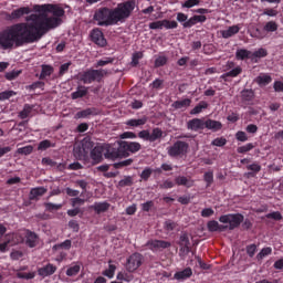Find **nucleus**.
Segmentation results:
<instances>
[{
	"label": "nucleus",
	"instance_id": "nucleus-9",
	"mask_svg": "<svg viewBox=\"0 0 283 283\" xmlns=\"http://www.w3.org/2000/svg\"><path fill=\"white\" fill-rule=\"evenodd\" d=\"M91 39L93 43H95L99 48H105V45H107V40H105V35L103 34V31H101V29L92 30Z\"/></svg>",
	"mask_w": 283,
	"mask_h": 283
},
{
	"label": "nucleus",
	"instance_id": "nucleus-41",
	"mask_svg": "<svg viewBox=\"0 0 283 283\" xmlns=\"http://www.w3.org/2000/svg\"><path fill=\"white\" fill-rule=\"evenodd\" d=\"M269 55V51L266 49L261 48L252 53V59H264Z\"/></svg>",
	"mask_w": 283,
	"mask_h": 283
},
{
	"label": "nucleus",
	"instance_id": "nucleus-51",
	"mask_svg": "<svg viewBox=\"0 0 283 283\" xmlns=\"http://www.w3.org/2000/svg\"><path fill=\"white\" fill-rule=\"evenodd\" d=\"M12 96H17V93L14 91H4L0 93V101H8L9 98H12Z\"/></svg>",
	"mask_w": 283,
	"mask_h": 283
},
{
	"label": "nucleus",
	"instance_id": "nucleus-3",
	"mask_svg": "<svg viewBox=\"0 0 283 283\" xmlns=\"http://www.w3.org/2000/svg\"><path fill=\"white\" fill-rule=\"evenodd\" d=\"M109 72L107 70H87L80 74L78 78L84 83L85 85H90L96 81L97 83H101L105 76H107Z\"/></svg>",
	"mask_w": 283,
	"mask_h": 283
},
{
	"label": "nucleus",
	"instance_id": "nucleus-29",
	"mask_svg": "<svg viewBox=\"0 0 283 283\" xmlns=\"http://www.w3.org/2000/svg\"><path fill=\"white\" fill-rule=\"evenodd\" d=\"M70 249H72V240L67 239L62 243H57L55 245H53V251H70Z\"/></svg>",
	"mask_w": 283,
	"mask_h": 283
},
{
	"label": "nucleus",
	"instance_id": "nucleus-11",
	"mask_svg": "<svg viewBox=\"0 0 283 283\" xmlns=\"http://www.w3.org/2000/svg\"><path fill=\"white\" fill-rule=\"evenodd\" d=\"M104 157L108 158L109 160H116V158H120L118 149L112 147L109 144L102 145Z\"/></svg>",
	"mask_w": 283,
	"mask_h": 283
},
{
	"label": "nucleus",
	"instance_id": "nucleus-64",
	"mask_svg": "<svg viewBox=\"0 0 283 283\" xmlns=\"http://www.w3.org/2000/svg\"><path fill=\"white\" fill-rule=\"evenodd\" d=\"M273 88L275 92H283V82L282 81L274 82Z\"/></svg>",
	"mask_w": 283,
	"mask_h": 283
},
{
	"label": "nucleus",
	"instance_id": "nucleus-34",
	"mask_svg": "<svg viewBox=\"0 0 283 283\" xmlns=\"http://www.w3.org/2000/svg\"><path fill=\"white\" fill-rule=\"evenodd\" d=\"M78 273H81V264H74L66 270L69 277H74V275H78Z\"/></svg>",
	"mask_w": 283,
	"mask_h": 283
},
{
	"label": "nucleus",
	"instance_id": "nucleus-19",
	"mask_svg": "<svg viewBox=\"0 0 283 283\" xmlns=\"http://www.w3.org/2000/svg\"><path fill=\"white\" fill-rule=\"evenodd\" d=\"M191 275H193L191 268H186L185 270L175 273L174 279L178 281L189 280Z\"/></svg>",
	"mask_w": 283,
	"mask_h": 283
},
{
	"label": "nucleus",
	"instance_id": "nucleus-39",
	"mask_svg": "<svg viewBox=\"0 0 283 283\" xmlns=\"http://www.w3.org/2000/svg\"><path fill=\"white\" fill-rule=\"evenodd\" d=\"M207 107H209L207 102H200L193 109H191L190 114H201L202 109H207Z\"/></svg>",
	"mask_w": 283,
	"mask_h": 283
},
{
	"label": "nucleus",
	"instance_id": "nucleus-42",
	"mask_svg": "<svg viewBox=\"0 0 283 283\" xmlns=\"http://www.w3.org/2000/svg\"><path fill=\"white\" fill-rule=\"evenodd\" d=\"M134 185V178L132 176H126L118 182V187H132Z\"/></svg>",
	"mask_w": 283,
	"mask_h": 283
},
{
	"label": "nucleus",
	"instance_id": "nucleus-59",
	"mask_svg": "<svg viewBox=\"0 0 283 283\" xmlns=\"http://www.w3.org/2000/svg\"><path fill=\"white\" fill-rule=\"evenodd\" d=\"M247 169L249 171H253V174H259V171H262V166H260V164L258 163H254V164L248 165Z\"/></svg>",
	"mask_w": 283,
	"mask_h": 283
},
{
	"label": "nucleus",
	"instance_id": "nucleus-57",
	"mask_svg": "<svg viewBox=\"0 0 283 283\" xmlns=\"http://www.w3.org/2000/svg\"><path fill=\"white\" fill-rule=\"evenodd\" d=\"M203 180L207 182V187H211L213 185V172L208 171L203 175Z\"/></svg>",
	"mask_w": 283,
	"mask_h": 283
},
{
	"label": "nucleus",
	"instance_id": "nucleus-38",
	"mask_svg": "<svg viewBox=\"0 0 283 283\" xmlns=\"http://www.w3.org/2000/svg\"><path fill=\"white\" fill-rule=\"evenodd\" d=\"M34 151V147L32 145L24 146L17 149V154H20L21 156H30Z\"/></svg>",
	"mask_w": 283,
	"mask_h": 283
},
{
	"label": "nucleus",
	"instance_id": "nucleus-28",
	"mask_svg": "<svg viewBox=\"0 0 283 283\" xmlns=\"http://www.w3.org/2000/svg\"><path fill=\"white\" fill-rule=\"evenodd\" d=\"M235 57L238 61H244V59H252V53L247 49H239L235 52Z\"/></svg>",
	"mask_w": 283,
	"mask_h": 283
},
{
	"label": "nucleus",
	"instance_id": "nucleus-6",
	"mask_svg": "<svg viewBox=\"0 0 283 283\" xmlns=\"http://www.w3.org/2000/svg\"><path fill=\"white\" fill-rule=\"evenodd\" d=\"M143 264V256L140 253H134L127 259L126 270L134 273Z\"/></svg>",
	"mask_w": 283,
	"mask_h": 283
},
{
	"label": "nucleus",
	"instance_id": "nucleus-20",
	"mask_svg": "<svg viewBox=\"0 0 283 283\" xmlns=\"http://www.w3.org/2000/svg\"><path fill=\"white\" fill-rule=\"evenodd\" d=\"M45 193H48V189L43 187L33 188L30 191L29 198L30 200H39V198H41V196H45Z\"/></svg>",
	"mask_w": 283,
	"mask_h": 283
},
{
	"label": "nucleus",
	"instance_id": "nucleus-24",
	"mask_svg": "<svg viewBox=\"0 0 283 283\" xmlns=\"http://www.w3.org/2000/svg\"><path fill=\"white\" fill-rule=\"evenodd\" d=\"M117 151L119 157L127 158L129 156V142H120Z\"/></svg>",
	"mask_w": 283,
	"mask_h": 283
},
{
	"label": "nucleus",
	"instance_id": "nucleus-47",
	"mask_svg": "<svg viewBox=\"0 0 283 283\" xmlns=\"http://www.w3.org/2000/svg\"><path fill=\"white\" fill-rule=\"evenodd\" d=\"M255 145L252 143L245 144L244 146H240L237 148L238 154H247L248 151H251V149H254Z\"/></svg>",
	"mask_w": 283,
	"mask_h": 283
},
{
	"label": "nucleus",
	"instance_id": "nucleus-43",
	"mask_svg": "<svg viewBox=\"0 0 283 283\" xmlns=\"http://www.w3.org/2000/svg\"><path fill=\"white\" fill-rule=\"evenodd\" d=\"M32 113V106L30 104H25L23 109L19 113L20 118L25 119Z\"/></svg>",
	"mask_w": 283,
	"mask_h": 283
},
{
	"label": "nucleus",
	"instance_id": "nucleus-61",
	"mask_svg": "<svg viewBox=\"0 0 283 283\" xmlns=\"http://www.w3.org/2000/svg\"><path fill=\"white\" fill-rule=\"evenodd\" d=\"M195 6H200V0H186L182 3V8H193Z\"/></svg>",
	"mask_w": 283,
	"mask_h": 283
},
{
	"label": "nucleus",
	"instance_id": "nucleus-58",
	"mask_svg": "<svg viewBox=\"0 0 283 283\" xmlns=\"http://www.w3.org/2000/svg\"><path fill=\"white\" fill-rule=\"evenodd\" d=\"M165 229L166 231H176V229H178V223L171 221V220H168L165 222Z\"/></svg>",
	"mask_w": 283,
	"mask_h": 283
},
{
	"label": "nucleus",
	"instance_id": "nucleus-25",
	"mask_svg": "<svg viewBox=\"0 0 283 283\" xmlns=\"http://www.w3.org/2000/svg\"><path fill=\"white\" fill-rule=\"evenodd\" d=\"M207 227H208V231H211V232L227 231L228 229L227 226H220V223H218V221L216 220L209 221Z\"/></svg>",
	"mask_w": 283,
	"mask_h": 283
},
{
	"label": "nucleus",
	"instance_id": "nucleus-36",
	"mask_svg": "<svg viewBox=\"0 0 283 283\" xmlns=\"http://www.w3.org/2000/svg\"><path fill=\"white\" fill-rule=\"evenodd\" d=\"M52 72H54V67H52L51 65L43 64L40 78H46V76H51Z\"/></svg>",
	"mask_w": 283,
	"mask_h": 283
},
{
	"label": "nucleus",
	"instance_id": "nucleus-16",
	"mask_svg": "<svg viewBox=\"0 0 283 283\" xmlns=\"http://www.w3.org/2000/svg\"><path fill=\"white\" fill-rule=\"evenodd\" d=\"M175 182L176 185H178L179 187H187V189L193 187L195 181L191 178H187L185 176H178L175 178Z\"/></svg>",
	"mask_w": 283,
	"mask_h": 283
},
{
	"label": "nucleus",
	"instance_id": "nucleus-37",
	"mask_svg": "<svg viewBox=\"0 0 283 283\" xmlns=\"http://www.w3.org/2000/svg\"><path fill=\"white\" fill-rule=\"evenodd\" d=\"M50 147H55V144H52V142H50V139H44V140L40 142V144L38 146V150L45 151V149H50Z\"/></svg>",
	"mask_w": 283,
	"mask_h": 283
},
{
	"label": "nucleus",
	"instance_id": "nucleus-21",
	"mask_svg": "<svg viewBox=\"0 0 283 283\" xmlns=\"http://www.w3.org/2000/svg\"><path fill=\"white\" fill-rule=\"evenodd\" d=\"M254 81L258 83V85H260V87H266V85L273 81V77H271L269 74H260Z\"/></svg>",
	"mask_w": 283,
	"mask_h": 283
},
{
	"label": "nucleus",
	"instance_id": "nucleus-31",
	"mask_svg": "<svg viewBox=\"0 0 283 283\" xmlns=\"http://www.w3.org/2000/svg\"><path fill=\"white\" fill-rule=\"evenodd\" d=\"M82 147L84 148V151L88 153L94 149V142L90 137H85L81 142Z\"/></svg>",
	"mask_w": 283,
	"mask_h": 283
},
{
	"label": "nucleus",
	"instance_id": "nucleus-60",
	"mask_svg": "<svg viewBox=\"0 0 283 283\" xmlns=\"http://www.w3.org/2000/svg\"><path fill=\"white\" fill-rule=\"evenodd\" d=\"M151 174H154V170H151V168H145L140 174L142 180H149Z\"/></svg>",
	"mask_w": 283,
	"mask_h": 283
},
{
	"label": "nucleus",
	"instance_id": "nucleus-23",
	"mask_svg": "<svg viewBox=\"0 0 283 283\" xmlns=\"http://www.w3.org/2000/svg\"><path fill=\"white\" fill-rule=\"evenodd\" d=\"M240 32L239 25H232L223 31H221L223 39H231V36H234V34H238Z\"/></svg>",
	"mask_w": 283,
	"mask_h": 283
},
{
	"label": "nucleus",
	"instance_id": "nucleus-14",
	"mask_svg": "<svg viewBox=\"0 0 283 283\" xmlns=\"http://www.w3.org/2000/svg\"><path fill=\"white\" fill-rule=\"evenodd\" d=\"M205 119L202 118H193L190 119L187 123V128L190 129L191 132H199V129H205Z\"/></svg>",
	"mask_w": 283,
	"mask_h": 283
},
{
	"label": "nucleus",
	"instance_id": "nucleus-7",
	"mask_svg": "<svg viewBox=\"0 0 283 283\" xmlns=\"http://www.w3.org/2000/svg\"><path fill=\"white\" fill-rule=\"evenodd\" d=\"M163 28H165L166 30H176V28H178V22L169 20H158L149 23L150 30H163Z\"/></svg>",
	"mask_w": 283,
	"mask_h": 283
},
{
	"label": "nucleus",
	"instance_id": "nucleus-40",
	"mask_svg": "<svg viewBox=\"0 0 283 283\" xmlns=\"http://www.w3.org/2000/svg\"><path fill=\"white\" fill-rule=\"evenodd\" d=\"M251 36L259 40L266 39V32L264 31V29L262 30L256 28L252 31Z\"/></svg>",
	"mask_w": 283,
	"mask_h": 283
},
{
	"label": "nucleus",
	"instance_id": "nucleus-56",
	"mask_svg": "<svg viewBox=\"0 0 283 283\" xmlns=\"http://www.w3.org/2000/svg\"><path fill=\"white\" fill-rule=\"evenodd\" d=\"M180 242L182 247H185L187 253H189V235H187V233L181 234Z\"/></svg>",
	"mask_w": 283,
	"mask_h": 283
},
{
	"label": "nucleus",
	"instance_id": "nucleus-46",
	"mask_svg": "<svg viewBox=\"0 0 283 283\" xmlns=\"http://www.w3.org/2000/svg\"><path fill=\"white\" fill-rule=\"evenodd\" d=\"M263 30L265 32H277V23L275 21H269L265 23Z\"/></svg>",
	"mask_w": 283,
	"mask_h": 283
},
{
	"label": "nucleus",
	"instance_id": "nucleus-30",
	"mask_svg": "<svg viewBox=\"0 0 283 283\" xmlns=\"http://www.w3.org/2000/svg\"><path fill=\"white\" fill-rule=\"evenodd\" d=\"M83 96H87V87L85 86H78L77 90L71 94L73 101H76V98H83Z\"/></svg>",
	"mask_w": 283,
	"mask_h": 283
},
{
	"label": "nucleus",
	"instance_id": "nucleus-62",
	"mask_svg": "<svg viewBox=\"0 0 283 283\" xmlns=\"http://www.w3.org/2000/svg\"><path fill=\"white\" fill-rule=\"evenodd\" d=\"M19 74H21V71H11L6 73V78L7 81H14V78H17L19 76Z\"/></svg>",
	"mask_w": 283,
	"mask_h": 283
},
{
	"label": "nucleus",
	"instance_id": "nucleus-55",
	"mask_svg": "<svg viewBox=\"0 0 283 283\" xmlns=\"http://www.w3.org/2000/svg\"><path fill=\"white\" fill-rule=\"evenodd\" d=\"M163 65H167V56L160 55L155 60V67H163Z\"/></svg>",
	"mask_w": 283,
	"mask_h": 283
},
{
	"label": "nucleus",
	"instance_id": "nucleus-13",
	"mask_svg": "<svg viewBox=\"0 0 283 283\" xmlns=\"http://www.w3.org/2000/svg\"><path fill=\"white\" fill-rule=\"evenodd\" d=\"M54 273H56V266L52 263L38 269L40 277H50V275H54Z\"/></svg>",
	"mask_w": 283,
	"mask_h": 283
},
{
	"label": "nucleus",
	"instance_id": "nucleus-5",
	"mask_svg": "<svg viewBox=\"0 0 283 283\" xmlns=\"http://www.w3.org/2000/svg\"><path fill=\"white\" fill-rule=\"evenodd\" d=\"M189 151L187 142L177 140L174 146L167 148V154L170 158H182Z\"/></svg>",
	"mask_w": 283,
	"mask_h": 283
},
{
	"label": "nucleus",
	"instance_id": "nucleus-35",
	"mask_svg": "<svg viewBox=\"0 0 283 283\" xmlns=\"http://www.w3.org/2000/svg\"><path fill=\"white\" fill-rule=\"evenodd\" d=\"M189 105H191V99L186 98L182 101H177L172 104V107H175V109H182L185 107H189Z\"/></svg>",
	"mask_w": 283,
	"mask_h": 283
},
{
	"label": "nucleus",
	"instance_id": "nucleus-32",
	"mask_svg": "<svg viewBox=\"0 0 283 283\" xmlns=\"http://www.w3.org/2000/svg\"><path fill=\"white\" fill-rule=\"evenodd\" d=\"M147 123V117H143L139 119H129L126 122V125L129 127H140L142 125H145Z\"/></svg>",
	"mask_w": 283,
	"mask_h": 283
},
{
	"label": "nucleus",
	"instance_id": "nucleus-50",
	"mask_svg": "<svg viewBox=\"0 0 283 283\" xmlns=\"http://www.w3.org/2000/svg\"><path fill=\"white\" fill-rule=\"evenodd\" d=\"M114 273H116V265L109 264L108 269L104 271L103 275L112 280V277H114Z\"/></svg>",
	"mask_w": 283,
	"mask_h": 283
},
{
	"label": "nucleus",
	"instance_id": "nucleus-22",
	"mask_svg": "<svg viewBox=\"0 0 283 283\" xmlns=\"http://www.w3.org/2000/svg\"><path fill=\"white\" fill-rule=\"evenodd\" d=\"M73 154H74L75 158L83 160V158L87 157L88 153L85 150V148L83 147L82 144H78V145L74 146Z\"/></svg>",
	"mask_w": 283,
	"mask_h": 283
},
{
	"label": "nucleus",
	"instance_id": "nucleus-33",
	"mask_svg": "<svg viewBox=\"0 0 283 283\" xmlns=\"http://www.w3.org/2000/svg\"><path fill=\"white\" fill-rule=\"evenodd\" d=\"M163 136V129L154 128L150 133L149 143H156V140H160Z\"/></svg>",
	"mask_w": 283,
	"mask_h": 283
},
{
	"label": "nucleus",
	"instance_id": "nucleus-15",
	"mask_svg": "<svg viewBox=\"0 0 283 283\" xmlns=\"http://www.w3.org/2000/svg\"><path fill=\"white\" fill-rule=\"evenodd\" d=\"M109 202L103 201V202H95L92 206H90V209H93L95 213L101 214L109 211Z\"/></svg>",
	"mask_w": 283,
	"mask_h": 283
},
{
	"label": "nucleus",
	"instance_id": "nucleus-27",
	"mask_svg": "<svg viewBox=\"0 0 283 283\" xmlns=\"http://www.w3.org/2000/svg\"><path fill=\"white\" fill-rule=\"evenodd\" d=\"M96 108H86L84 111L77 112L75 118H87L90 116H96Z\"/></svg>",
	"mask_w": 283,
	"mask_h": 283
},
{
	"label": "nucleus",
	"instance_id": "nucleus-10",
	"mask_svg": "<svg viewBox=\"0 0 283 283\" xmlns=\"http://www.w3.org/2000/svg\"><path fill=\"white\" fill-rule=\"evenodd\" d=\"M24 243L30 249H34L39 244V235L30 230L24 231Z\"/></svg>",
	"mask_w": 283,
	"mask_h": 283
},
{
	"label": "nucleus",
	"instance_id": "nucleus-12",
	"mask_svg": "<svg viewBox=\"0 0 283 283\" xmlns=\"http://www.w3.org/2000/svg\"><path fill=\"white\" fill-rule=\"evenodd\" d=\"M30 12H32V9H30V7H21L13 10L11 14H9V19L10 21H17L18 19L25 17V14H30Z\"/></svg>",
	"mask_w": 283,
	"mask_h": 283
},
{
	"label": "nucleus",
	"instance_id": "nucleus-8",
	"mask_svg": "<svg viewBox=\"0 0 283 283\" xmlns=\"http://www.w3.org/2000/svg\"><path fill=\"white\" fill-rule=\"evenodd\" d=\"M146 247H148L150 251H163V249H169V247H171V242L163 240H149L146 243Z\"/></svg>",
	"mask_w": 283,
	"mask_h": 283
},
{
	"label": "nucleus",
	"instance_id": "nucleus-54",
	"mask_svg": "<svg viewBox=\"0 0 283 283\" xmlns=\"http://www.w3.org/2000/svg\"><path fill=\"white\" fill-rule=\"evenodd\" d=\"M211 145H213L214 147H224V145H227V138L218 137L212 140Z\"/></svg>",
	"mask_w": 283,
	"mask_h": 283
},
{
	"label": "nucleus",
	"instance_id": "nucleus-52",
	"mask_svg": "<svg viewBox=\"0 0 283 283\" xmlns=\"http://www.w3.org/2000/svg\"><path fill=\"white\" fill-rule=\"evenodd\" d=\"M140 59H143V53L142 52L134 53L133 56H132L130 65L133 67H136V65H138V62L140 61Z\"/></svg>",
	"mask_w": 283,
	"mask_h": 283
},
{
	"label": "nucleus",
	"instance_id": "nucleus-26",
	"mask_svg": "<svg viewBox=\"0 0 283 283\" xmlns=\"http://www.w3.org/2000/svg\"><path fill=\"white\" fill-rule=\"evenodd\" d=\"M240 74H242V67L237 66V67L232 69L231 71L222 74L221 78H223V81H227V78H229V77L235 78V76H240Z\"/></svg>",
	"mask_w": 283,
	"mask_h": 283
},
{
	"label": "nucleus",
	"instance_id": "nucleus-2",
	"mask_svg": "<svg viewBox=\"0 0 283 283\" xmlns=\"http://www.w3.org/2000/svg\"><path fill=\"white\" fill-rule=\"evenodd\" d=\"M134 10H136V0L118 3L114 9L103 7L95 11L94 21L97 22V25H118V23H125Z\"/></svg>",
	"mask_w": 283,
	"mask_h": 283
},
{
	"label": "nucleus",
	"instance_id": "nucleus-44",
	"mask_svg": "<svg viewBox=\"0 0 283 283\" xmlns=\"http://www.w3.org/2000/svg\"><path fill=\"white\" fill-rule=\"evenodd\" d=\"M143 146H140V143L137 142H128V149L130 154H136L137 151H140Z\"/></svg>",
	"mask_w": 283,
	"mask_h": 283
},
{
	"label": "nucleus",
	"instance_id": "nucleus-18",
	"mask_svg": "<svg viewBox=\"0 0 283 283\" xmlns=\"http://www.w3.org/2000/svg\"><path fill=\"white\" fill-rule=\"evenodd\" d=\"M205 129H210V132H220V129H222V123L216 119H207L205 122Z\"/></svg>",
	"mask_w": 283,
	"mask_h": 283
},
{
	"label": "nucleus",
	"instance_id": "nucleus-49",
	"mask_svg": "<svg viewBox=\"0 0 283 283\" xmlns=\"http://www.w3.org/2000/svg\"><path fill=\"white\" fill-rule=\"evenodd\" d=\"M132 163H134V159H126L119 163H115L113 165L114 169H123V167H129V165H132Z\"/></svg>",
	"mask_w": 283,
	"mask_h": 283
},
{
	"label": "nucleus",
	"instance_id": "nucleus-53",
	"mask_svg": "<svg viewBox=\"0 0 283 283\" xmlns=\"http://www.w3.org/2000/svg\"><path fill=\"white\" fill-rule=\"evenodd\" d=\"M117 280H120L122 282H132L134 280V276H132L125 272H119L117 274Z\"/></svg>",
	"mask_w": 283,
	"mask_h": 283
},
{
	"label": "nucleus",
	"instance_id": "nucleus-17",
	"mask_svg": "<svg viewBox=\"0 0 283 283\" xmlns=\"http://www.w3.org/2000/svg\"><path fill=\"white\" fill-rule=\"evenodd\" d=\"M104 150L103 145L96 146L91 150V158L94 160V163H101L103 160Z\"/></svg>",
	"mask_w": 283,
	"mask_h": 283
},
{
	"label": "nucleus",
	"instance_id": "nucleus-48",
	"mask_svg": "<svg viewBox=\"0 0 283 283\" xmlns=\"http://www.w3.org/2000/svg\"><path fill=\"white\" fill-rule=\"evenodd\" d=\"M273 253V249L271 248H263L260 253L256 255V260H264L268 255H271Z\"/></svg>",
	"mask_w": 283,
	"mask_h": 283
},
{
	"label": "nucleus",
	"instance_id": "nucleus-63",
	"mask_svg": "<svg viewBox=\"0 0 283 283\" xmlns=\"http://www.w3.org/2000/svg\"><path fill=\"white\" fill-rule=\"evenodd\" d=\"M150 133L147 129L140 130L138 133V138H142V140H148L149 143Z\"/></svg>",
	"mask_w": 283,
	"mask_h": 283
},
{
	"label": "nucleus",
	"instance_id": "nucleus-4",
	"mask_svg": "<svg viewBox=\"0 0 283 283\" xmlns=\"http://www.w3.org/2000/svg\"><path fill=\"white\" fill-rule=\"evenodd\" d=\"M244 221V216L240 213H230V214H223L219 218V222H222V224H229L227 226L230 231H233V229H238L240 224Z\"/></svg>",
	"mask_w": 283,
	"mask_h": 283
},
{
	"label": "nucleus",
	"instance_id": "nucleus-1",
	"mask_svg": "<svg viewBox=\"0 0 283 283\" xmlns=\"http://www.w3.org/2000/svg\"><path fill=\"white\" fill-rule=\"evenodd\" d=\"M33 10L38 13L28 15L25 18L28 22L13 24L0 32V50H12V48L36 43L50 30H54L63 23L61 17L65 14V10L59 6L35 4Z\"/></svg>",
	"mask_w": 283,
	"mask_h": 283
},
{
	"label": "nucleus",
	"instance_id": "nucleus-45",
	"mask_svg": "<svg viewBox=\"0 0 283 283\" xmlns=\"http://www.w3.org/2000/svg\"><path fill=\"white\" fill-rule=\"evenodd\" d=\"M253 91L252 90H243L241 92V98L242 101L249 102V101H253Z\"/></svg>",
	"mask_w": 283,
	"mask_h": 283
}]
</instances>
